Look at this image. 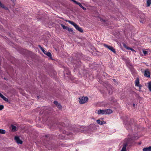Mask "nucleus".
Masks as SVG:
<instances>
[{
	"label": "nucleus",
	"instance_id": "f257e3e1",
	"mask_svg": "<svg viewBox=\"0 0 151 151\" xmlns=\"http://www.w3.org/2000/svg\"><path fill=\"white\" fill-rule=\"evenodd\" d=\"M113 112L110 109H107L104 110L99 109L96 110L95 111V113L100 114H109L112 113Z\"/></svg>",
	"mask_w": 151,
	"mask_h": 151
},
{
	"label": "nucleus",
	"instance_id": "f03ea898",
	"mask_svg": "<svg viewBox=\"0 0 151 151\" xmlns=\"http://www.w3.org/2000/svg\"><path fill=\"white\" fill-rule=\"evenodd\" d=\"M79 103L83 104L86 102L88 101V98L87 97H82L79 98Z\"/></svg>",
	"mask_w": 151,
	"mask_h": 151
},
{
	"label": "nucleus",
	"instance_id": "7ed1b4c3",
	"mask_svg": "<svg viewBox=\"0 0 151 151\" xmlns=\"http://www.w3.org/2000/svg\"><path fill=\"white\" fill-rule=\"evenodd\" d=\"M130 139L125 140L126 142L123 144L122 148L120 151H126V146L130 142Z\"/></svg>",
	"mask_w": 151,
	"mask_h": 151
},
{
	"label": "nucleus",
	"instance_id": "20e7f679",
	"mask_svg": "<svg viewBox=\"0 0 151 151\" xmlns=\"http://www.w3.org/2000/svg\"><path fill=\"white\" fill-rule=\"evenodd\" d=\"M104 46L105 47L108 48L109 49L113 52L114 53H116V51H115V49L112 47L110 46H109L106 44H104Z\"/></svg>",
	"mask_w": 151,
	"mask_h": 151
},
{
	"label": "nucleus",
	"instance_id": "39448f33",
	"mask_svg": "<svg viewBox=\"0 0 151 151\" xmlns=\"http://www.w3.org/2000/svg\"><path fill=\"white\" fill-rule=\"evenodd\" d=\"M97 124L100 125H103L106 124V122L102 120L101 119H99L96 121Z\"/></svg>",
	"mask_w": 151,
	"mask_h": 151
},
{
	"label": "nucleus",
	"instance_id": "423d86ee",
	"mask_svg": "<svg viewBox=\"0 0 151 151\" xmlns=\"http://www.w3.org/2000/svg\"><path fill=\"white\" fill-rule=\"evenodd\" d=\"M15 139L18 144H22V141L18 137L16 136L15 137Z\"/></svg>",
	"mask_w": 151,
	"mask_h": 151
},
{
	"label": "nucleus",
	"instance_id": "0eeeda50",
	"mask_svg": "<svg viewBox=\"0 0 151 151\" xmlns=\"http://www.w3.org/2000/svg\"><path fill=\"white\" fill-rule=\"evenodd\" d=\"M144 76L148 78L150 77V72L148 70H147L145 71Z\"/></svg>",
	"mask_w": 151,
	"mask_h": 151
},
{
	"label": "nucleus",
	"instance_id": "6e6552de",
	"mask_svg": "<svg viewBox=\"0 0 151 151\" xmlns=\"http://www.w3.org/2000/svg\"><path fill=\"white\" fill-rule=\"evenodd\" d=\"M75 27L77 30L79 31L80 32H83V30L82 29L81 27L78 26L77 24L76 25Z\"/></svg>",
	"mask_w": 151,
	"mask_h": 151
},
{
	"label": "nucleus",
	"instance_id": "1a4fd4ad",
	"mask_svg": "<svg viewBox=\"0 0 151 151\" xmlns=\"http://www.w3.org/2000/svg\"><path fill=\"white\" fill-rule=\"evenodd\" d=\"M135 85L139 87V89H140L141 86L139 84V80L138 78H137L135 81Z\"/></svg>",
	"mask_w": 151,
	"mask_h": 151
},
{
	"label": "nucleus",
	"instance_id": "9d476101",
	"mask_svg": "<svg viewBox=\"0 0 151 151\" xmlns=\"http://www.w3.org/2000/svg\"><path fill=\"white\" fill-rule=\"evenodd\" d=\"M54 104L55 105L58 107L59 109H61V106L60 104L57 101H54Z\"/></svg>",
	"mask_w": 151,
	"mask_h": 151
},
{
	"label": "nucleus",
	"instance_id": "9b49d317",
	"mask_svg": "<svg viewBox=\"0 0 151 151\" xmlns=\"http://www.w3.org/2000/svg\"><path fill=\"white\" fill-rule=\"evenodd\" d=\"M142 150L143 151H151V146L148 147H145Z\"/></svg>",
	"mask_w": 151,
	"mask_h": 151
},
{
	"label": "nucleus",
	"instance_id": "f8f14e48",
	"mask_svg": "<svg viewBox=\"0 0 151 151\" xmlns=\"http://www.w3.org/2000/svg\"><path fill=\"white\" fill-rule=\"evenodd\" d=\"M75 3L78 5L81 8L84 10H85L86 9L80 3L76 1Z\"/></svg>",
	"mask_w": 151,
	"mask_h": 151
},
{
	"label": "nucleus",
	"instance_id": "ddd939ff",
	"mask_svg": "<svg viewBox=\"0 0 151 151\" xmlns=\"http://www.w3.org/2000/svg\"><path fill=\"white\" fill-rule=\"evenodd\" d=\"M123 46H124V47L126 48L127 49L131 50L133 52L135 51V50L134 49H133L131 48H130L129 47H128L127 46V45L125 44H123Z\"/></svg>",
	"mask_w": 151,
	"mask_h": 151
},
{
	"label": "nucleus",
	"instance_id": "4468645a",
	"mask_svg": "<svg viewBox=\"0 0 151 151\" xmlns=\"http://www.w3.org/2000/svg\"><path fill=\"white\" fill-rule=\"evenodd\" d=\"M147 6H149L151 4V0H146Z\"/></svg>",
	"mask_w": 151,
	"mask_h": 151
},
{
	"label": "nucleus",
	"instance_id": "2eb2a0df",
	"mask_svg": "<svg viewBox=\"0 0 151 151\" xmlns=\"http://www.w3.org/2000/svg\"><path fill=\"white\" fill-rule=\"evenodd\" d=\"M148 88L149 90L151 91V82H149L148 83Z\"/></svg>",
	"mask_w": 151,
	"mask_h": 151
},
{
	"label": "nucleus",
	"instance_id": "dca6fc26",
	"mask_svg": "<svg viewBox=\"0 0 151 151\" xmlns=\"http://www.w3.org/2000/svg\"><path fill=\"white\" fill-rule=\"evenodd\" d=\"M0 97L1 98L4 100V101H8V99L6 98V97H4L2 94H1L0 95Z\"/></svg>",
	"mask_w": 151,
	"mask_h": 151
},
{
	"label": "nucleus",
	"instance_id": "f3484780",
	"mask_svg": "<svg viewBox=\"0 0 151 151\" xmlns=\"http://www.w3.org/2000/svg\"><path fill=\"white\" fill-rule=\"evenodd\" d=\"M70 24L73 25L74 27H75L76 25V24L73 22L71 21H67Z\"/></svg>",
	"mask_w": 151,
	"mask_h": 151
},
{
	"label": "nucleus",
	"instance_id": "a211bd4d",
	"mask_svg": "<svg viewBox=\"0 0 151 151\" xmlns=\"http://www.w3.org/2000/svg\"><path fill=\"white\" fill-rule=\"evenodd\" d=\"M70 24L73 25L74 27H75L76 25V24L73 22L71 21H67Z\"/></svg>",
	"mask_w": 151,
	"mask_h": 151
},
{
	"label": "nucleus",
	"instance_id": "6ab92c4d",
	"mask_svg": "<svg viewBox=\"0 0 151 151\" xmlns=\"http://www.w3.org/2000/svg\"><path fill=\"white\" fill-rule=\"evenodd\" d=\"M12 132H15L17 130L16 129V127L14 126H12Z\"/></svg>",
	"mask_w": 151,
	"mask_h": 151
},
{
	"label": "nucleus",
	"instance_id": "aec40b11",
	"mask_svg": "<svg viewBox=\"0 0 151 151\" xmlns=\"http://www.w3.org/2000/svg\"><path fill=\"white\" fill-rule=\"evenodd\" d=\"M6 132L5 130L0 129V133L2 134H4Z\"/></svg>",
	"mask_w": 151,
	"mask_h": 151
},
{
	"label": "nucleus",
	"instance_id": "412c9836",
	"mask_svg": "<svg viewBox=\"0 0 151 151\" xmlns=\"http://www.w3.org/2000/svg\"><path fill=\"white\" fill-rule=\"evenodd\" d=\"M39 47L41 49V50H42V51L44 53V54H45L46 52H47L46 51H45L43 49V48L41 46H39Z\"/></svg>",
	"mask_w": 151,
	"mask_h": 151
},
{
	"label": "nucleus",
	"instance_id": "4be33fe9",
	"mask_svg": "<svg viewBox=\"0 0 151 151\" xmlns=\"http://www.w3.org/2000/svg\"><path fill=\"white\" fill-rule=\"evenodd\" d=\"M46 55H47L48 56L50 57L51 56V53L48 52H47L45 54Z\"/></svg>",
	"mask_w": 151,
	"mask_h": 151
},
{
	"label": "nucleus",
	"instance_id": "5701e85b",
	"mask_svg": "<svg viewBox=\"0 0 151 151\" xmlns=\"http://www.w3.org/2000/svg\"><path fill=\"white\" fill-rule=\"evenodd\" d=\"M61 26L64 29H66L67 28V27L66 26H65L63 24H61Z\"/></svg>",
	"mask_w": 151,
	"mask_h": 151
},
{
	"label": "nucleus",
	"instance_id": "b1692460",
	"mask_svg": "<svg viewBox=\"0 0 151 151\" xmlns=\"http://www.w3.org/2000/svg\"><path fill=\"white\" fill-rule=\"evenodd\" d=\"M4 106L3 105H0V110H2L4 108Z\"/></svg>",
	"mask_w": 151,
	"mask_h": 151
},
{
	"label": "nucleus",
	"instance_id": "393cba45",
	"mask_svg": "<svg viewBox=\"0 0 151 151\" xmlns=\"http://www.w3.org/2000/svg\"><path fill=\"white\" fill-rule=\"evenodd\" d=\"M68 30L69 32H73V30L72 28H68Z\"/></svg>",
	"mask_w": 151,
	"mask_h": 151
},
{
	"label": "nucleus",
	"instance_id": "a878e982",
	"mask_svg": "<svg viewBox=\"0 0 151 151\" xmlns=\"http://www.w3.org/2000/svg\"><path fill=\"white\" fill-rule=\"evenodd\" d=\"M143 52L145 55H146L147 54V51H145V50H143Z\"/></svg>",
	"mask_w": 151,
	"mask_h": 151
},
{
	"label": "nucleus",
	"instance_id": "bb28decb",
	"mask_svg": "<svg viewBox=\"0 0 151 151\" xmlns=\"http://www.w3.org/2000/svg\"><path fill=\"white\" fill-rule=\"evenodd\" d=\"M138 138V137H137V138H134V139H137Z\"/></svg>",
	"mask_w": 151,
	"mask_h": 151
},
{
	"label": "nucleus",
	"instance_id": "cd10ccee",
	"mask_svg": "<svg viewBox=\"0 0 151 151\" xmlns=\"http://www.w3.org/2000/svg\"><path fill=\"white\" fill-rule=\"evenodd\" d=\"M135 106V104H133V106H134V107Z\"/></svg>",
	"mask_w": 151,
	"mask_h": 151
},
{
	"label": "nucleus",
	"instance_id": "c85d7f7f",
	"mask_svg": "<svg viewBox=\"0 0 151 151\" xmlns=\"http://www.w3.org/2000/svg\"><path fill=\"white\" fill-rule=\"evenodd\" d=\"M1 93H0V95H1Z\"/></svg>",
	"mask_w": 151,
	"mask_h": 151
}]
</instances>
